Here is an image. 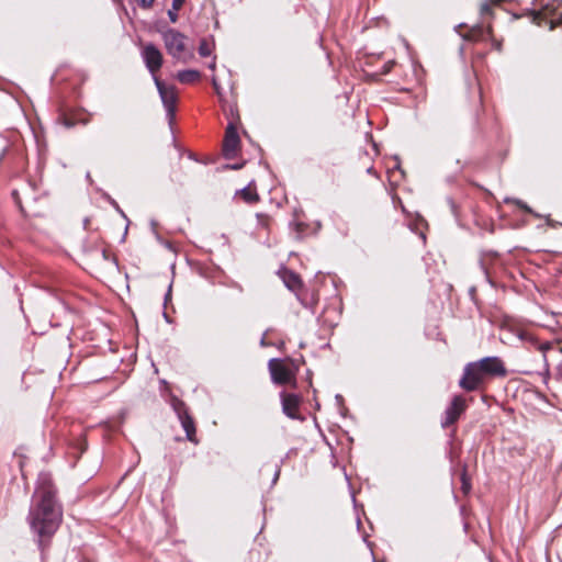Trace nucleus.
Returning a JSON list of instances; mask_svg holds the SVG:
<instances>
[{"label":"nucleus","instance_id":"f257e3e1","mask_svg":"<svg viewBox=\"0 0 562 562\" xmlns=\"http://www.w3.org/2000/svg\"><path fill=\"white\" fill-rule=\"evenodd\" d=\"M61 508L55 499V490L47 475H41L33 496L29 521L32 530L40 537V546L52 537L61 521Z\"/></svg>","mask_w":562,"mask_h":562},{"label":"nucleus","instance_id":"f03ea898","mask_svg":"<svg viewBox=\"0 0 562 562\" xmlns=\"http://www.w3.org/2000/svg\"><path fill=\"white\" fill-rule=\"evenodd\" d=\"M507 370L498 357H486L479 361L470 362L464 367L463 376L459 385L471 392L480 387L486 376H505Z\"/></svg>","mask_w":562,"mask_h":562},{"label":"nucleus","instance_id":"7ed1b4c3","mask_svg":"<svg viewBox=\"0 0 562 562\" xmlns=\"http://www.w3.org/2000/svg\"><path fill=\"white\" fill-rule=\"evenodd\" d=\"M161 35L168 54L173 58L187 61L192 57V52L188 46V37L183 33L175 29H167Z\"/></svg>","mask_w":562,"mask_h":562},{"label":"nucleus","instance_id":"20e7f679","mask_svg":"<svg viewBox=\"0 0 562 562\" xmlns=\"http://www.w3.org/2000/svg\"><path fill=\"white\" fill-rule=\"evenodd\" d=\"M268 367L274 383L295 385L296 368H294L293 363H286L280 359H271Z\"/></svg>","mask_w":562,"mask_h":562},{"label":"nucleus","instance_id":"39448f33","mask_svg":"<svg viewBox=\"0 0 562 562\" xmlns=\"http://www.w3.org/2000/svg\"><path fill=\"white\" fill-rule=\"evenodd\" d=\"M171 405L186 431L188 440L196 442L194 422L189 415L184 403L178 398H172Z\"/></svg>","mask_w":562,"mask_h":562},{"label":"nucleus","instance_id":"423d86ee","mask_svg":"<svg viewBox=\"0 0 562 562\" xmlns=\"http://www.w3.org/2000/svg\"><path fill=\"white\" fill-rule=\"evenodd\" d=\"M467 408V402L465 398L461 395L453 396L450 405L447 407L445 412V418L441 423L443 428H448L449 426L453 425L461 414Z\"/></svg>","mask_w":562,"mask_h":562},{"label":"nucleus","instance_id":"0eeeda50","mask_svg":"<svg viewBox=\"0 0 562 562\" xmlns=\"http://www.w3.org/2000/svg\"><path fill=\"white\" fill-rule=\"evenodd\" d=\"M143 59L146 64V67L153 75V77H157L156 72L160 69L162 65V54L161 52L153 44H146L142 50Z\"/></svg>","mask_w":562,"mask_h":562},{"label":"nucleus","instance_id":"6e6552de","mask_svg":"<svg viewBox=\"0 0 562 562\" xmlns=\"http://www.w3.org/2000/svg\"><path fill=\"white\" fill-rule=\"evenodd\" d=\"M155 85L158 89L162 103L169 116L173 115L177 102V92L175 87L166 86L158 77H155Z\"/></svg>","mask_w":562,"mask_h":562},{"label":"nucleus","instance_id":"1a4fd4ad","mask_svg":"<svg viewBox=\"0 0 562 562\" xmlns=\"http://www.w3.org/2000/svg\"><path fill=\"white\" fill-rule=\"evenodd\" d=\"M239 136L235 128V126L231 123L225 132V137L223 142V153L226 158H233L236 156L239 149Z\"/></svg>","mask_w":562,"mask_h":562},{"label":"nucleus","instance_id":"9d476101","mask_svg":"<svg viewBox=\"0 0 562 562\" xmlns=\"http://www.w3.org/2000/svg\"><path fill=\"white\" fill-rule=\"evenodd\" d=\"M467 38L471 40V41H483V40L490 38L493 47L496 50L502 49V42L497 41L493 37L492 27L490 25H487L486 27L475 26V27L471 29Z\"/></svg>","mask_w":562,"mask_h":562},{"label":"nucleus","instance_id":"9b49d317","mask_svg":"<svg viewBox=\"0 0 562 562\" xmlns=\"http://www.w3.org/2000/svg\"><path fill=\"white\" fill-rule=\"evenodd\" d=\"M283 413L290 418H296L301 398L295 394L281 393Z\"/></svg>","mask_w":562,"mask_h":562},{"label":"nucleus","instance_id":"f8f14e48","mask_svg":"<svg viewBox=\"0 0 562 562\" xmlns=\"http://www.w3.org/2000/svg\"><path fill=\"white\" fill-rule=\"evenodd\" d=\"M236 196H240L246 203H255L259 200V195L256 191V188L251 184L246 188L238 190L236 192Z\"/></svg>","mask_w":562,"mask_h":562},{"label":"nucleus","instance_id":"ddd939ff","mask_svg":"<svg viewBox=\"0 0 562 562\" xmlns=\"http://www.w3.org/2000/svg\"><path fill=\"white\" fill-rule=\"evenodd\" d=\"M283 282L291 291H296L301 288V279L297 274L291 272V271H284L283 272Z\"/></svg>","mask_w":562,"mask_h":562},{"label":"nucleus","instance_id":"4468645a","mask_svg":"<svg viewBox=\"0 0 562 562\" xmlns=\"http://www.w3.org/2000/svg\"><path fill=\"white\" fill-rule=\"evenodd\" d=\"M512 331L521 340V341H526V342H529L531 345H536L537 344V339L536 337L528 330L521 328V327H518V326H515V327H512Z\"/></svg>","mask_w":562,"mask_h":562},{"label":"nucleus","instance_id":"2eb2a0df","mask_svg":"<svg viewBox=\"0 0 562 562\" xmlns=\"http://www.w3.org/2000/svg\"><path fill=\"white\" fill-rule=\"evenodd\" d=\"M177 78L182 83H192L200 78V74L196 70H182L179 71Z\"/></svg>","mask_w":562,"mask_h":562},{"label":"nucleus","instance_id":"dca6fc26","mask_svg":"<svg viewBox=\"0 0 562 562\" xmlns=\"http://www.w3.org/2000/svg\"><path fill=\"white\" fill-rule=\"evenodd\" d=\"M184 0H172L171 9L168 10V16L171 23H176L178 21L177 12L182 8Z\"/></svg>","mask_w":562,"mask_h":562},{"label":"nucleus","instance_id":"f3484780","mask_svg":"<svg viewBox=\"0 0 562 562\" xmlns=\"http://www.w3.org/2000/svg\"><path fill=\"white\" fill-rule=\"evenodd\" d=\"M214 44L212 41L202 40L199 46V54L203 57L210 56L213 52Z\"/></svg>","mask_w":562,"mask_h":562},{"label":"nucleus","instance_id":"a211bd4d","mask_svg":"<svg viewBox=\"0 0 562 562\" xmlns=\"http://www.w3.org/2000/svg\"><path fill=\"white\" fill-rule=\"evenodd\" d=\"M480 11H481V14L483 16L491 14V12H492V2H490V1L483 2L481 4Z\"/></svg>","mask_w":562,"mask_h":562},{"label":"nucleus","instance_id":"6ab92c4d","mask_svg":"<svg viewBox=\"0 0 562 562\" xmlns=\"http://www.w3.org/2000/svg\"><path fill=\"white\" fill-rule=\"evenodd\" d=\"M135 1L139 7H142L144 9H149L153 5L155 0H135Z\"/></svg>","mask_w":562,"mask_h":562},{"label":"nucleus","instance_id":"aec40b11","mask_svg":"<svg viewBox=\"0 0 562 562\" xmlns=\"http://www.w3.org/2000/svg\"><path fill=\"white\" fill-rule=\"evenodd\" d=\"M462 490L464 493H468L470 491V484L467 481L464 474L462 475Z\"/></svg>","mask_w":562,"mask_h":562},{"label":"nucleus","instance_id":"412c9836","mask_svg":"<svg viewBox=\"0 0 562 562\" xmlns=\"http://www.w3.org/2000/svg\"><path fill=\"white\" fill-rule=\"evenodd\" d=\"M548 10H549V4H546L543 11L537 13L536 16H540V15L548 16Z\"/></svg>","mask_w":562,"mask_h":562},{"label":"nucleus","instance_id":"4be33fe9","mask_svg":"<svg viewBox=\"0 0 562 562\" xmlns=\"http://www.w3.org/2000/svg\"><path fill=\"white\" fill-rule=\"evenodd\" d=\"M213 87L218 95H221L220 87L215 78L212 79Z\"/></svg>","mask_w":562,"mask_h":562},{"label":"nucleus","instance_id":"5701e85b","mask_svg":"<svg viewBox=\"0 0 562 562\" xmlns=\"http://www.w3.org/2000/svg\"><path fill=\"white\" fill-rule=\"evenodd\" d=\"M215 65H216V63H215V58H214V59L212 60V63L210 64V66H209V67H210L212 70H214V69H215Z\"/></svg>","mask_w":562,"mask_h":562},{"label":"nucleus","instance_id":"b1692460","mask_svg":"<svg viewBox=\"0 0 562 562\" xmlns=\"http://www.w3.org/2000/svg\"><path fill=\"white\" fill-rule=\"evenodd\" d=\"M547 348H549V346H548V345H540V346H539V349H540V350H546Z\"/></svg>","mask_w":562,"mask_h":562},{"label":"nucleus","instance_id":"393cba45","mask_svg":"<svg viewBox=\"0 0 562 562\" xmlns=\"http://www.w3.org/2000/svg\"><path fill=\"white\" fill-rule=\"evenodd\" d=\"M260 345H261L262 347L267 346V342H266V338H265V337L261 339Z\"/></svg>","mask_w":562,"mask_h":562},{"label":"nucleus","instance_id":"a878e982","mask_svg":"<svg viewBox=\"0 0 562 562\" xmlns=\"http://www.w3.org/2000/svg\"><path fill=\"white\" fill-rule=\"evenodd\" d=\"M519 205H520V207L528 210V209H527V206H526V205H524V204H522V203H520V202H519Z\"/></svg>","mask_w":562,"mask_h":562},{"label":"nucleus","instance_id":"bb28decb","mask_svg":"<svg viewBox=\"0 0 562 562\" xmlns=\"http://www.w3.org/2000/svg\"><path fill=\"white\" fill-rule=\"evenodd\" d=\"M278 476H279V471H277L276 476H274V480H277V479H278Z\"/></svg>","mask_w":562,"mask_h":562}]
</instances>
